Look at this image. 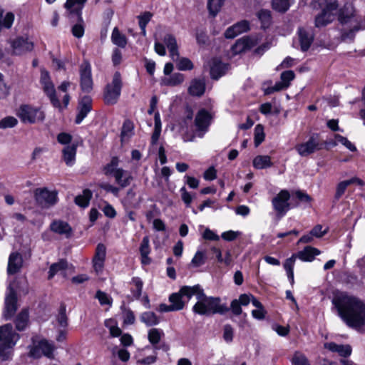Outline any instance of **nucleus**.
Wrapping results in <instances>:
<instances>
[{
  "mask_svg": "<svg viewBox=\"0 0 365 365\" xmlns=\"http://www.w3.org/2000/svg\"><path fill=\"white\" fill-rule=\"evenodd\" d=\"M100 188L103 189L107 192L112 193L114 196L118 197L120 187L111 185L108 182H102L99 185Z\"/></svg>",
  "mask_w": 365,
  "mask_h": 365,
  "instance_id": "53",
  "label": "nucleus"
},
{
  "mask_svg": "<svg viewBox=\"0 0 365 365\" xmlns=\"http://www.w3.org/2000/svg\"><path fill=\"white\" fill-rule=\"evenodd\" d=\"M153 14L149 11H145L141 15L138 16L139 26L141 29V34L143 36H146V26L150 21Z\"/></svg>",
  "mask_w": 365,
  "mask_h": 365,
  "instance_id": "47",
  "label": "nucleus"
},
{
  "mask_svg": "<svg viewBox=\"0 0 365 365\" xmlns=\"http://www.w3.org/2000/svg\"><path fill=\"white\" fill-rule=\"evenodd\" d=\"M228 69V65L214 59L210 66V76L212 78L217 80L223 76Z\"/></svg>",
  "mask_w": 365,
  "mask_h": 365,
  "instance_id": "29",
  "label": "nucleus"
},
{
  "mask_svg": "<svg viewBox=\"0 0 365 365\" xmlns=\"http://www.w3.org/2000/svg\"><path fill=\"white\" fill-rule=\"evenodd\" d=\"M187 299H191L195 296L197 302L192 307V311L200 315H211L215 314H224L228 310L225 304H220L219 297H207L203 289L199 284L192 286V287H185L182 289Z\"/></svg>",
  "mask_w": 365,
  "mask_h": 365,
  "instance_id": "2",
  "label": "nucleus"
},
{
  "mask_svg": "<svg viewBox=\"0 0 365 365\" xmlns=\"http://www.w3.org/2000/svg\"><path fill=\"white\" fill-rule=\"evenodd\" d=\"M92 109V99L89 96L81 98L78 106V113L75 120L76 124H80Z\"/></svg>",
  "mask_w": 365,
  "mask_h": 365,
  "instance_id": "20",
  "label": "nucleus"
},
{
  "mask_svg": "<svg viewBox=\"0 0 365 365\" xmlns=\"http://www.w3.org/2000/svg\"><path fill=\"white\" fill-rule=\"evenodd\" d=\"M77 145L75 144L66 145L62 150L63 160L68 166H73L76 162Z\"/></svg>",
  "mask_w": 365,
  "mask_h": 365,
  "instance_id": "28",
  "label": "nucleus"
},
{
  "mask_svg": "<svg viewBox=\"0 0 365 365\" xmlns=\"http://www.w3.org/2000/svg\"><path fill=\"white\" fill-rule=\"evenodd\" d=\"M51 230L59 235H64L66 237H69L71 233V227L70 225L63 221L56 220L51 224Z\"/></svg>",
  "mask_w": 365,
  "mask_h": 365,
  "instance_id": "30",
  "label": "nucleus"
},
{
  "mask_svg": "<svg viewBox=\"0 0 365 365\" xmlns=\"http://www.w3.org/2000/svg\"><path fill=\"white\" fill-rule=\"evenodd\" d=\"M211 120L212 115L209 112L205 109L200 110L195 119V134H184L183 140L185 142L193 141L196 136L202 138L208 130Z\"/></svg>",
  "mask_w": 365,
  "mask_h": 365,
  "instance_id": "7",
  "label": "nucleus"
},
{
  "mask_svg": "<svg viewBox=\"0 0 365 365\" xmlns=\"http://www.w3.org/2000/svg\"><path fill=\"white\" fill-rule=\"evenodd\" d=\"M56 191H50L47 188H38L34 192L36 202L43 207H49L58 201Z\"/></svg>",
  "mask_w": 365,
  "mask_h": 365,
  "instance_id": "13",
  "label": "nucleus"
},
{
  "mask_svg": "<svg viewBox=\"0 0 365 365\" xmlns=\"http://www.w3.org/2000/svg\"><path fill=\"white\" fill-rule=\"evenodd\" d=\"M324 347L333 352H337L340 356L346 357L351 353V348L349 345H338L335 343H326Z\"/></svg>",
  "mask_w": 365,
  "mask_h": 365,
  "instance_id": "32",
  "label": "nucleus"
},
{
  "mask_svg": "<svg viewBox=\"0 0 365 365\" xmlns=\"http://www.w3.org/2000/svg\"><path fill=\"white\" fill-rule=\"evenodd\" d=\"M225 0H207V9L209 13L215 16L220 11Z\"/></svg>",
  "mask_w": 365,
  "mask_h": 365,
  "instance_id": "44",
  "label": "nucleus"
},
{
  "mask_svg": "<svg viewBox=\"0 0 365 365\" xmlns=\"http://www.w3.org/2000/svg\"><path fill=\"white\" fill-rule=\"evenodd\" d=\"M205 253L203 251H197L191 260L190 265L194 267H199L205 262Z\"/></svg>",
  "mask_w": 365,
  "mask_h": 365,
  "instance_id": "50",
  "label": "nucleus"
},
{
  "mask_svg": "<svg viewBox=\"0 0 365 365\" xmlns=\"http://www.w3.org/2000/svg\"><path fill=\"white\" fill-rule=\"evenodd\" d=\"M68 319L66 314V307L61 306L59 309V313L57 316V322L58 325L62 328H66L68 325Z\"/></svg>",
  "mask_w": 365,
  "mask_h": 365,
  "instance_id": "55",
  "label": "nucleus"
},
{
  "mask_svg": "<svg viewBox=\"0 0 365 365\" xmlns=\"http://www.w3.org/2000/svg\"><path fill=\"white\" fill-rule=\"evenodd\" d=\"M14 19L15 16L12 12H7L4 16H3L1 29H10L12 26Z\"/></svg>",
  "mask_w": 365,
  "mask_h": 365,
  "instance_id": "56",
  "label": "nucleus"
},
{
  "mask_svg": "<svg viewBox=\"0 0 365 365\" xmlns=\"http://www.w3.org/2000/svg\"><path fill=\"white\" fill-rule=\"evenodd\" d=\"M241 235L239 231L229 230L222 233V238L226 241H233Z\"/></svg>",
  "mask_w": 365,
  "mask_h": 365,
  "instance_id": "62",
  "label": "nucleus"
},
{
  "mask_svg": "<svg viewBox=\"0 0 365 365\" xmlns=\"http://www.w3.org/2000/svg\"><path fill=\"white\" fill-rule=\"evenodd\" d=\"M185 287H191L190 286H183L178 292L172 294L169 297V301L173 307H176L175 311L182 310L185 304L189 302L190 299H187V295L185 294L182 289Z\"/></svg>",
  "mask_w": 365,
  "mask_h": 365,
  "instance_id": "21",
  "label": "nucleus"
},
{
  "mask_svg": "<svg viewBox=\"0 0 365 365\" xmlns=\"http://www.w3.org/2000/svg\"><path fill=\"white\" fill-rule=\"evenodd\" d=\"M87 0H66L64 8L71 15H76L82 21V10Z\"/></svg>",
  "mask_w": 365,
  "mask_h": 365,
  "instance_id": "23",
  "label": "nucleus"
},
{
  "mask_svg": "<svg viewBox=\"0 0 365 365\" xmlns=\"http://www.w3.org/2000/svg\"><path fill=\"white\" fill-rule=\"evenodd\" d=\"M11 48V53L15 56H20L26 52L31 51L34 48L33 42L27 38L17 37L9 41Z\"/></svg>",
  "mask_w": 365,
  "mask_h": 365,
  "instance_id": "18",
  "label": "nucleus"
},
{
  "mask_svg": "<svg viewBox=\"0 0 365 365\" xmlns=\"http://www.w3.org/2000/svg\"><path fill=\"white\" fill-rule=\"evenodd\" d=\"M96 297L98 299L101 305L110 306L112 304V298L106 292L98 290L96 292Z\"/></svg>",
  "mask_w": 365,
  "mask_h": 365,
  "instance_id": "54",
  "label": "nucleus"
},
{
  "mask_svg": "<svg viewBox=\"0 0 365 365\" xmlns=\"http://www.w3.org/2000/svg\"><path fill=\"white\" fill-rule=\"evenodd\" d=\"M250 30V23L247 20L240 21L229 27L225 33L227 38H234L237 36Z\"/></svg>",
  "mask_w": 365,
  "mask_h": 365,
  "instance_id": "22",
  "label": "nucleus"
},
{
  "mask_svg": "<svg viewBox=\"0 0 365 365\" xmlns=\"http://www.w3.org/2000/svg\"><path fill=\"white\" fill-rule=\"evenodd\" d=\"M290 194L288 190H281L272 200L274 210L276 211L279 217H283L289 210V202Z\"/></svg>",
  "mask_w": 365,
  "mask_h": 365,
  "instance_id": "12",
  "label": "nucleus"
},
{
  "mask_svg": "<svg viewBox=\"0 0 365 365\" xmlns=\"http://www.w3.org/2000/svg\"><path fill=\"white\" fill-rule=\"evenodd\" d=\"M17 119L13 116H7L0 120V128L6 129L16 126L17 125Z\"/></svg>",
  "mask_w": 365,
  "mask_h": 365,
  "instance_id": "52",
  "label": "nucleus"
},
{
  "mask_svg": "<svg viewBox=\"0 0 365 365\" xmlns=\"http://www.w3.org/2000/svg\"><path fill=\"white\" fill-rule=\"evenodd\" d=\"M313 4L314 6L322 8V12L315 17L316 27L326 26L335 19L339 8L337 0H313Z\"/></svg>",
  "mask_w": 365,
  "mask_h": 365,
  "instance_id": "5",
  "label": "nucleus"
},
{
  "mask_svg": "<svg viewBox=\"0 0 365 365\" xmlns=\"http://www.w3.org/2000/svg\"><path fill=\"white\" fill-rule=\"evenodd\" d=\"M150 240L148 236H145L143 238L140 247V255H149L150 252Z\"/></svg>",
  "mask_w": 365,
  "mask_h": 365,
  "instance_id": "58",
  "label": "nucleus"
},
{
  "mask_svg": "<svg viewBox=\"0 0 365 365\" xmlns=\"http://www.w3.org/2000/svg\"><path fill=\"white\" fill-rule=\"evenodd\" d=\"M140 321L148 327L157 325L159 323V319L153 312H143L140 317Z\"/></svg>",
  "mask_w": 365,
  "mask_h": 365,
  "instance_id": "37",
  "label": "nucleus"
},
{
  "mask_svg": "<svg viewBox=\"0 0 365 365\" xmlns=\"http://www.w3.org/2000/svg\"><path fill=\"white\" fill-rule=\"evenodd\" d=\"M54 349L55 346L53 343L43 339L39 341L37 344L34 345L30 350L29 354L34 358H39L43 355L49 359H53Z\"/></svg>",
  "mask_w": 365,
  "mask_h": 365,
  "instance_id": "16",
  "label": "nucleus"
},
{
  "mask_svg": "<svg viewBox=\"0 0 365 365\" xmlns=\"http://www.w3.org/2000/svg\"><path fill=\"white\" fill-rule=\"evenodd\" d=\"M180 192L181 193L182 200L184 202L186 207H190L193 199L192 195L187 192L185 187H181Z\"/></svg>",
  "mask_w": 365,
  "mask_h": 365,
  "instance_id": "59",
  "label": "nucleus"
},
{
  "mask_svg": "<svg viewBox=\"0 0 365 365\" xmlns=\"http://www.w3.org/2000/svg\"><path fill=\"white\" fill-rule=\"evenodd\" d=\"M338 20L341 24H353V28L349 31L342 34L341 37L344 40L353 39L356 32L365 29V19L359 15L351 3L344 4L339 10Z\"/></svg>",
  "mask_w": 365,
  "mask_h": 365,
  "instance_id": "3",
  "label": "nucleus"
},
{
  "mask_svg": "<svg viewBox=\"0 0 365 365\" xmlns=\"http://www.w3.org/2000/svg\"><path fill=\"white\" fill-rule=\"evenodd\" d=\"M163 336L164 332L161 329L153 328L149 330L148 338L152 344L155 345L160 342Z\"/></svg>",
  "mask_w": 365,
  "mask_h": 365,
  "instance_id": "46",
  "label": "nucleus"
},
{
  "mask_svg": "<svg viewBox=\"0 0 365 365\" xmlns=\"http://www.w3.org/2000/svg\"><path fill=\"white\" fill-rule=\"evenodd\" d=\"M184 76L180 73H175L171 76H165L161 80V84L166 86H176L184 81Z\"/></svg>",
  "mask_w": 365,
  "mask_h": 365,
  "instance_id": "34",
  "label": "nucleus"
},
{
  "mask_svg": "<svg viewBox=\"0 0 365 365\" xmlns=\"http://www.w3.org/2000/svg\"><path fill=\"white\" fill-rule=\"evenodd\" d=\"M119 163L120 160L118 157H113L104 166L103 173L106 176L113 177L120 188H125L131 184L133 176L130 171L120 168Z\"/></svg>",
  "mask_w": 365,
  "mask_h": 365,
  "instance_id": "4",
  "label": "nucleus"
},
{
  "mask_svg": "<svg viewBox=\"0 0 365 365\" xmlns=\"http://www.w3.org/2000/svg\"><path fill=\"white\" fill-rule=\"evenodd\" d=\"M78 19V24L74 25L72 28V34L76 38H81L84 34V27H83V21H81Z\"/></svg>",
  "mask_w": 365,
  "mask_h": 365,
  "instance_id": "57",
  "label": "nucleus"
},
{
  "mask_svg": "<svg viewBox=\"0 0 365 365\" xmlns=\"http://www.w3.org/2000/svg\"><path fill=\"white\" fill-rule=\"evenodd\" d=\"M257 16L260 21L262 28L265 29L270 26L272 23V15L270 11L261 9L257 12Z\"/></svg>",
  "mask_w": 365,
  "mask_h": 365,
  "instance_id": "42",
  "label": "nucleus"
},
{
  "mask_svg": "<svg viewBox=\"0 0 365 365\" xmlns=\"http://www.w3.org/2000/svg\"><path fill=\"white\" fill-rule=\"evenodd\" d=\"M252 163L256 169H264L272 165L269 155H257L254 158Z\"/></svg>",
  "mask_w": 365,
  "mask_h": 365,
  "instance_id": "36",
  "label": "nucleus"
},
{
  "mask_svg": "<svg viewBox=\"0 0 365 365\" xmlns=\"http://www.w3.org/2000/svg\"><path fill=\"white\" fill-rule=\"evenodd\" d=\"M321 252L315 248L310 246L306 247L303 250L297 253V257L304 262H312L315 256L319 255Z\"/></svg>",
  "mask_w": 365,
  "mask_h": 365,
  "instance_id": "31",
  "label": "nucleus"
},
{
  "mask_svg": "<svg viewBox=\"0 0 365 365\" xmlns=\"http://www.w3.org/2000/svg\"><path fill=\"white\" fill-rule=\"evenodd\" d=\"M272 9L278 12H286L291 6L290 0H272Z\"/></svg>",
  "mask_w": 365,
  "mask_h": 365,
  "instance_id": "45",
  "label": "nucleus"
},
{
  "mask_svg": "<svg viewBox=\"0 0 365 365\" xmlns=\"http://www.w3.org/2000/svg\"><path fill=\"white\" fill-rule=\"evenodd\" d=\"M121 91V78L118 72L115 73L112 82L108 84L104 92V101L107 104H115Z\"/></svg>",
  "mask_w": 365,
  "mask_h": 365,
  "instance_id": "10",
  "label": "nucleus"
},
{
  "mask_svg": "<svg viewBox=\"0 0 365 365\" xmlns=\"http://www.w3.org/2000/svg\"><path fill=\"white\" fill-rule=\"evenodd\" d=\"M294 365H310L306 356L300 351H296L292 359Z\"/></svg>",
  "mask_w": 365,
  "mask_h": 365,
  "instance_id": "51",
  "label": "nucleus"
},
{
  "mask_svg": "<svg viewBox=\"0 0 365 365\" xmlns=\"http://www.w3.org/2000/svg\"><path fill=\"white\" fill-rule=\"evenodd\" d=\"M294 73L292 71H286L281 74V82L277 83L274 86L267 88L266 93H271L287 88L290 81L294 78Z\"/></svg>",
  "mask_w": 365,
  "mask_h": 365,
  "instance_id": "24",
  "label": "nucleus"
},
{
  "mask_svg": "<svg viewBox=\"0 0 365 365\" xmlns=\"http://www.w3.org/2000/svg\"><path fill=\"white\" fill-rule=\"evenodd\" d=\"M176 62V66L180 71L191 70L193 68L192 61L187 58H180L178 53V58L174 61Z\"/></svg>",
  "mask_w": 365,
  "mask_h": 365,
  "instance_id": "48",
  "label": "nucleus"
},
{
  "mask_svg": "<svg viewBox=\"0 0 365 365\" xmlns=\"http://www.w3.org/2000/svg\"><path fill=\"white\" fill-rule=\"evenodd\" d=\"M29 322V312L28 310H22L17 316L16 319V327L19 331L24 330Z\"/></svg>",
  "mask_w": 365,
  "mask_h": 365,
  "instance_id": "40",
  "label": "nucleus"
},
{
  "mask_svg": "<svg viewBox=\"0 0 365 365\" xmlns=\"http://www.w3.org/2000/svg\"><path fill=\"white\" fill-rule=\"evenodd\" d=\"M16 115L22 123L29 124L42 122L45 118L44 112L40 108L29 104L21 105Z\"/></svg>",
  "mask_w": 365,
  "mask_h": 365,
  "instance_id": "8",
  "label": "nucleus"
},
{
  "mask_svg": "<svg viewBox=\"0 0 365 365\" xmlns=\"http://www.w3.org/2000/svg\"><path fill=\"white\" fill-rule=\"evenodd\" d=\"M357 184L360 186L364 185V182L361 179L356 177H354L349 180H344L339 182L336 185V192H335V199L339 200L341 197V196L344 194L347 187L351 184Z\"/></svg>",
  "mask_w": 365,
  "mask_h": 365,
  "instance_id": "27",
  "label": "nucleus"
},
{
  "mask_svg": "<svg viewBox=\"0 0 365 365\" xmlns=\"http://www.w3.org/2000/svg\"><path fill=\"white\" fill-rule=\"evenodd\" d=\"M130 284L133 285V287L131 288L133 296L137 299H139L142 294L143 286V281L139 277H133Z\"/></svg>",
  "mask_w": 365,
  "mask_h": 365,
  "instance_id": "43",
  "label": "nucleus"
},
{
  "mask_svg": "<svg viewBox=\"0 0 365 365\" xmlns=\"http://www.w3.org/2000/svg\"><path fill=\"white\" fill-rule=\"evenodd\" d=\"M17 310V296L14 288L10 284L8 293L5 297V307L3 313L4 318L9 320L12 318Z\"/></svg>",
  "mask_w": 365,
  "mask_h": 365,
  "instance_id": "17",
  "label": "nucleus"
},
{
  "mask_svg": "<svg viewBox=\"0 0 365 365\" xmlns=\"http://www.w3.org/2000/svg\"><path fill=\"white\" fill-rule=\"evenodd\" d=\"M106 247L103 244H98L96 247L95 256L92 261L93 267L97 274H99L103 271L106 259Z\"/></svg>",
  "mask_w": 365,
  "mask_h": 365,
  "instance_id": "19",
  "label": "nucleus"
},
{
  "mask_svg": "<svg viewBox=\"0 0 365 365\" xmlns=\"http://www.w3.org/2000/svg\"><path fill=\"white\" fill-rule=\"evenodd\" d=\"M297 34V38L294 41V44L298 43L300 50L303 52L308 51L314 39L312 30L309 28L301 26L298 28Z\"/></svg>",
  "mask_w": 365,
  "mask_h": 365,
  "instance_id": "14",
  "label": "nucleus"
},
{
  "mask_svg": "<svg viewBox=\"0 0 365 365\" xmlns=\"http://www.w3.org/2000/svg\"><path fill=\"white\" fill-rule=\"evenodd\" d=\"M332 303L340 318L349 327L359 331L365 325V302L340 293L334 297Z\"/></svg>",
  "mask_w": 365,
  "mask_h": 365,
  "instance_id": "1",
  "label": "nucleus"
},
{
  "mask_svg": "<svg viewBox=\"0 0 365 365\" xmlns=\"http://www.w3.org/2000/svg\"><path fill=\"white\" fill-rule=\"evenodd\" d=\"M123 317L125 324H133L135 320L134 313L130 309H125L123 313Z\"/></svg>",
  "mask_w": 365,
  "mask_h": 365,
  "instance_id": "60",
  "label": "nucleus"
},
{
  "mask_svg": "<svg viewBox=\"0 0 365 365\" xmlns=\"http://www.w3.org/2000/svg\"><path fill=\"white\" fill-rule=\"evenodd\" d=\"M202 237L205 240L211 241H218L220 240L218 235L208 227L205 229L202 233Z\"/></svg>",
  "mask_w": 365,
  "mask_h": 365,
  "instance_id": "61",
  "label": "nucleus"
},
{
  "mask_svg": "<svg viewBox=\"0 0 365 365\" xmlns=\"http://www.w3.org/2000/svg\"><path fill=\"white\" fill-rule=\"evenodd\" d=\"M163 41L168 48L172 60L178 59L179 51L175 37L173 34H166L163 38Z\"/></svg>",
  "mask_w": 365,
  "mask_h": 365,
  "instance_id": "26",
  "label": "nucleus"
},
{
  "mask_svg": "<svg viewBox=\"0 0 365 365\" xmlns=\"http://www.w3.org/2000/svg\"><path fill=\"white\" fill-rule=\"evenodd\" d=\"M265 135L264 127L261 124H258L255 128V145L259 146L264 140Z\"/></svg>",
  "mask_w": 365,
  "mask_h": 365,
  "instance_id": "49",
  "label": "nucleus"
},
{
  "mask_svg": "<svg viewBox=\"0 0 365 365\" xmlns=\"http://www.w3.org/2000/svg\"><path fill=\"white\" fill-rule=\"evenodd\" d=\"M58 142L63 145H70L72 140V136L66 133H61L57 136Z\"/></svg>",
  "mask_w": 365,
  "mask_h": 365,
  "instance_id": "64",
  "label": "nucleus"
},
{
  "mask_svg": "<svg viewBox=\"0 0 365 365\" xmlns=\"http://www.w3.org/2000/svg\"><path fill=\"white\" fill-rule=\"evenodd\" d=\"M40 84L43 92L49 98L51 104L55 108L61 110L62 106L60 101L56 96L54 84L51 79L49 73L45 69H41V71Z\"/></svg>",
  "mask_w": 365,
  "mask_h": 365,
  "instance_id": "9",
  "label": "nucleus"
},
{
  "mask_svg": "<svg viewBox=\"0 0 365 365\" xmlns=\"http://www.w3.org/2000/svg\"><path fill=\"white\" fill-rule=\"evenodd\" d=\"M205 91V83L202 80H192L188 88V92L193 96H200Z\"/></svg>",
  "mask_w": 365,
  "mask_h": 365,
  "instance_id": "33",
  "label": "nucleus"
},
{
  "mask_svg": "<svg viewBox=\"0 0 365 365\" xmlns=\"http://www.w3.org/2000/svg\"><path fill=\"white\" fill-rule=\"evenodd\" d=\"M110 38L113 44L122 48H125L128 43L126 36L120 32L117 27L113 29Z\"/></svg>",
  "mask_w": 365,
  "mask_h": 365,
  "instance_id": "35",
  "label": "nucleus"
},
{
  "mask_svg": "<svg viewBox=\"0 0 365 365\" xmlns=\"http://www.w3.org/2000/svg\"><path fill=\"white\" fill-rule=\"evenodd\" d=\"M91 197V191L88 189H86L83 191L82 195H79L76 197L75 202L76 205L81 207H86L88 206Z\"/></svg>",
  "mask_w": 365,
  "mask_h": 365,
  "instance_id": "39",
  "label": "nucleus"
},
{
  "mask_svg": "<svg viewBox=\"0 0 365 365\" xmlns=\"http://www.w3.org/2000/svg\"><path fill=\"white\" fill-rule=\"evenodd\" d=\"M322 149L317 134L312 135L306 142L295 145V150L301 157H307Z\"/></svg>",
  "mask_w": 365,
  "mask_h": 365,
  "instance_id": "11",
  "label": "nucleus"
},
{
  "mask_svg": "<svg viewBox=\"0 0 365 365\" xmlns=\"http://www.w3.org/2000/svg\"><path fill=\"white\" fill-rule=\"evenodd\" d=\"M23 265V259L19 252L10 254L8 261L7 272L9 274H14L20 271Z\"/></svg>",
  "mask_w": 365,
  "mask_h": 365,
  "instance_id": "25",
  "label": "nucleus"
},
{
  "mask_svg": "<svg viewBox=\"0 0 365 365\" xmlns=\"http://www.w3.org/2000/svg\"><path fill=\"white\" fill-rule=\"evenodd\" d=\"M80 86L83 92L89 93L93 89V78L91 64L85 61L79 68Z\"/></svg>",
  "mask_w": 365,
  "mask_h": 365,
  "instance_id": "15",
  "label": "nucleus"
},
{
  "mask_svg": "<svg viewBox=\"0 0 365 365\" xmlns=\"http://www.w3.org/2000/svg\"><path fill=\"white\" fill-rule=\"evenodd\" d=\"M19 335L13 330L11 324L0 327V359L6 360L9 358L11 351L18 340Z\"/></svg>",
  "mask_w": 365,
  "mask_h": 365,
  "instance_id": "6",
  "label": "nucleus"
},
{
  "mask_svg": "<svg viewBox=\"0 0 365 365\" xmlns=\"http://www.w3.org/2000/svg\"><path fill=\"white\" fill-rule=\"evenodd\" d=\"M134 125L130 120H126L123 123L121 130V140L126 141L133 135Z\"/></svg>",
  "mask_w": 365,
  "mask_h": 365,
  "instance_id": "41",
  "label": "nucleus"
},
{
  "mask_svg": "<svg viewBox=\"0 0 365 365\" xmlns=\"http://www.w3.org/2000/svg\"><path fill=\"white\" fill-rule=\"evenodd\" d=\"M297 255H292L291 257L287 259L283 264L286 272H291L294 271V263L296 261Z\"/></svg>",
  "mask_w": 365,
  "mask_h": 365,
  "instance_id": "63",
  "label": "nucleus"
},
{
  "mask_svg": "<svg viewBox=\"0 0 365 365\" xmlns=\"http://www.w3.org/2000/svg\"><path fill=\"white\" fill-rule=\"evenodd\" d=\"M68 267V262L65 259H61L58 262L52 264L49 268L48 279L53 278L58 272L66 270Z\"/></svg>",
  "mask_w": 365,
  "mask_h": 365,
  "instance_id": "38",
  "label": "nucleus"
}]
</instances>
